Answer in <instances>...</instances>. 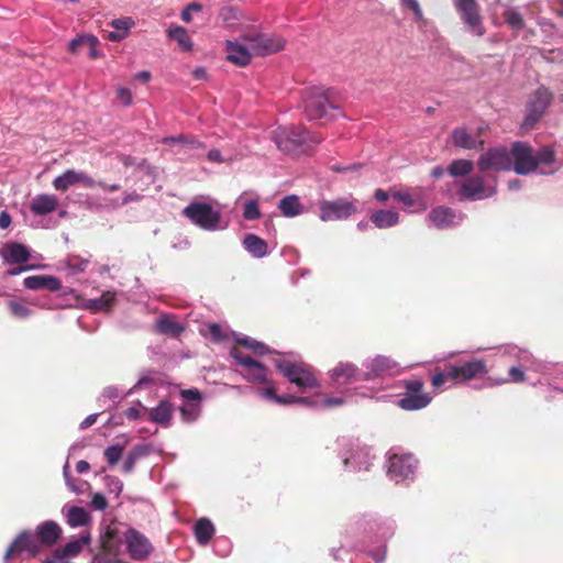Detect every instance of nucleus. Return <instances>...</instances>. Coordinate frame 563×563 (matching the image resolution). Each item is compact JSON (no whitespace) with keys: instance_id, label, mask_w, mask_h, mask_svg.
Listing matches in <instances>:
<instances>
[{"instance_id":"obj_9","label":"nucleus","mask_w":563,"mask_h":563,"mask_svg":"<svg viewBox=\"0 0 563 563\" xmlns=\"http://www.w3.org/2000/svg\"><path fill=\"white\" fill-rule=\"evenodd\" d=\"M402 367L399 363L390 360L389 357L377 355L367 358L362 363L361 368L354 371L355 380H373L384 378L386 376H394L400 374Z\"/></svg>"},{"instance_id":"obj_61","label":"nucleus","mask_w":563,"mask_h":563,"mask_svg":"<svg viewBox=\"0 0 563 563\" xmlns=\"http://www.w3.org/2000/svg\"><path fill=\"white\" fill-rule=\"evenodd\" d=\"M207 332L210 335V338L216 342H221L225 338L221 327L217 323L208 324Z\"/></svg>"},{"instance_id":"obj_28","label":"nucleus","mask_w":563,"mask_h":563,"mask_svg":"<svg viewBox=\"0 0 563 563\" xmlns=\"http://www.w3.org/2000/svg\"><path fill=\"white\" fill-rule=\"evenodd\" d=\"M376 454L373 448L358 444L354 450V472H368L374 465Z\"/></svg>"},{"instance_id":"obj_53","label":"nucleus","mask_w":563,"mask_h":563,"mask_svg":"<svg viewBox=\"0 0 563 563\" xmlns=\"http://www.w3.org/2000/svg\"><path fill=\"white\" fill-rule=\"evenodd\" d=\"M126 395L128 394L124 390H122L115 386H108L102 390L99 400L100 401L109 400V401L115 404V402L120 401Z\"/></svg>"},{"instance_id":"obj_29","label":"nucleus","mask_w":563,"mask_h":563,"mask_svg":"<svg viewBox=\"0 0 563 563\" xmlns=\"http://www.w3.org/2000/svg\"><path fill=\"white\" fill-rule=\"evenodd\" d=\"M62 514L65 517L66 522L71 528L84 527L91 520L89 512L85 508L78 506L65 505L62 508Z\"/></svg>"},{"instance_id":"obj_37","label":"nucleus","mask_w":563,"mask_h":563,"mask_svg":"<svg viewBox=\"0 0 563 563\" xmlns=\"http://www.w3.org/2000/svg\"><path fill=\"white\" fill-rule=\"evenodd\" d=\"M115 300V291L107 290L99 298H91L84 301V307L93 312L109 311Z\"/></svg>"},{"instance_id":"obj_25","label":"nucleus","mask_w":563,"mask_h":563,"mask_svg":"<svg viewBox=\"0 0 563 563\" xmlns=\"http://www.w3.org/2000/svg\"><path fill=\"white\" fill-rule=\"evenodd\" d=\"M330 387L342 393L349 391L352 383V365L350 363H339L329 372Z\"/></svg>"},{"instance_id":"obj_43","label":"nucleus","mask_w":563,"mask_h":563,"mask_svg":"<svg viewBox=\"0 0 563 563\" xmlns=\"http://www.w3.org/2000/svg\"><path fill=\"white\" fill-rule=\"evenodd\" d=\"M151 453L150 444H137L135 445L128 454L123 465L122 471L124 473H131L134 470L135 463L144 456H147Z\"/></svg>"},{"instance_id":"obj_48","label":"nucleus","mask_w":563,"mask_h":563,"mask_svg":"<svg viewBox=\"0 0 563 563\" xmlns=\"http://www.w3.org/2000/svg\"><path fill=\"white\" fill-rule=\"evenodd\" d=\"M474 169V163L468 159H455L453 161L449 167L448 173L454 177H465L470 175Z\"/></svg>"},{"instance_id":"obj_21","label":"nucleus","mask_w":563,"mask_h":563,"mask_svg":"<svg viewBox=\"0 0 563 563\" xmlns=\"http://www.w3.org/2000/svg\"><path fill=\"white\" fill-rule=\"evenodd\" d=\"M454 4L461 19L468 25L470 31L477 36H482L485 31L481 23V16L475 0H454Z\"/></svg>"},{"instance_id":"obj_26","label":"nucleus","mask_w":563,"mask_h":563,"mask_svg":"<svg viewBox=\"0 0 563 563\" xmlns=\"http://www.w3.org/2000/svg\"><path fill=\"white\" fill-rule=\"evenodd\" d=\"M62 529L53 520H47L38 525L35 529V539L41 545L53 547L60 538Z\"/></svg>"},{"instance_id":"obj_15","label":"nucleus","mask_w":563,"mask_h":563,"mask_svg":"<svg viewBox=\"0 0 563 563\" xmlns=\"http://www.w3.org/2000/svg\"><path fill=\"white\" fill-rule=\"evenodd\" d=\"M489 373L487 363L483 358H471L460 364H453L455 384H462L472 379L483 378Z\"/></svg>"},{"instance_id":"obj_16","label":"nucleus","mask_w":563,"mask_h":563,"mask_svg":"<svg viewBox=\"0 0 563 563\" xmlns=\"http://www.w3.org/2000/svg\"><path fill=\"white\" fill-rule=\"evenodd\" d=\"M551 95L548 89L539 88L529 98L527 102V114L522 126L531 129L545 111Z\"/></svg>"},{"instance_id":"obj_44","label":"nucleus","mask_w":563,"mask_h":563,"mask_svg":"<svg viewBox=\"0 0 563 563\" xmlns=\"http://www.w3.org/2000/svg\"><path fill=\"white\" fill-rule=\"evenodd\" d=\"M214 526L207 518L199 519L195 525V536L199 544L206 545L214 534Z\"/></svg>"},{"instance_id":"obj_24","label":"nucleus","mask_w":563,"mask_h":563,"mask_svg":"<svg viewBox=\"0 0 563 563\" xmlns=\"http://www.w3.org/2000/svg\"><path fill=\"white\" fill-rule=\"evenodd\" d=\"M227 57L230 62L239 66L247 65L252 57L255 56L251 43L244 42L241 37L240 41L225 42Z\"/></svg>"},{"instance_id":"obj_13","label":"nucleus","mask_w":563,"mask_h":563,"mask_svg":"<svg viewBox=\"0 0 563 563\" xmlns=\"http://www.w3.org/2000/svg\"><path fill=\"white\" fill-rule=\"evenodd\" d=\"M244 42L251 43L255 56H265L284 48L285 41L275 34L250 31L242 34Z\"/></svg>"},{"instance_id":"obj_56","label":"nucleus","mask_w":563,"mask_h":563,"mask_svg":"<svg viewBox=\"0 0 563 563\" xmlns=\"http://www.w3.org/2000/svg\"><path fill=\"white\" fill-rule=\"evenodd\" d=\"M124 448L119 444L110 445L104 450V456L109 465L114 466L122 457Z\"/></svg>"},{"instance_id":"obj_3","label":"nucleus","mask_w":563,"mask_h":563,"mask_svg":"<svg viewBox=\"0 0 563 563\" xmlns=\"http://www.w3.org/2000/svg\"><path fill=\"white\" fill-rule=\"evenodd\" d=\"M301 100L303 113L310 121L325 123L342 114L339 95L333 89L323 87L306 88L302 90Z\"/></svg>"},{"instance_id":"obj_10","label":"nucleus","mask_w":563,"mask_h":563,"mask_svg":"<svg viewBox=\"0 0 563 563\" xmlns=\"http://www.w3.org/2000/svg\"><path fill=\"white\" fill-rule=\"evenodd\" d=\"M477 166L481 173L511 170L512 158L510 150L506 147H493L484 151L478 159Z\"/></svg>"},{"instance_id":"obj_62","label":"nucleus","mask_w":563,"mask_h":563,"mask_svg":"<svg viewBox=\"0 0 563 563\" xmlns=\"http://www.w3.org/2000/svg\"><path fill=\"white\" fill-rule=\"evenodd\" d=\"M184 135H177V136H167L162 139V143L169 145L172 147H178V150L175 151V154H181V146H183Z\"/></svg>"},{"instance_id":"obj_8","label":"nucleus","mask_w":563,"mask_h":563,"mask_svg":"<svg viewBox=\"0 0 563 563\" xmlns=\"http://www.w3.org/2000/svg\"><path fill=\"white\" fill-rule=\"evenodd\" d=\"M275 366L284 377L296 385L300 390L314 389L320 386L312 367L305 363L277 358L275 360Z\"/></svg>"},{"instance_id":"obj_5","label":"nucleus","mask_w":563,"mask_h":563,"mask_svg":"<svg viewBox=\"0 0 563 563\" xmlns=\"http://www.w3.org/2000/svg\"><path fill=\"white\" fill-rule=\"evenodd\" d=\"M386 475L396 484H410L415 481L419 461L411 453H400L390 450L386 454Z\"/></svg>"},{"instance_id":"obj_11","label":"nucleus","mask_w":563,"mask_h":563,"mask_svg":"<svg viewBox=\"0 0 563 563\" xmlns=\"http://www.w3.org/2000/svg\"><path fill=\"white\" fill-rule=\"evenodd\" d=\"M274 142L285 153H292L310 140V135L302 126H279L274 131Z\"/></svg>"},{"instance_id":"obj_14","label":"nucleus","mask_w":563,"mask_h":563,"mask_svg":"<svg viewBox=\"0 0 563 563\" xmlns=\"http://www.w3.org/2000/svg\"><path fill=\"white\" fill-rule=\"evenodd\" d=\"M123 542L129 556L134 561H143L153 552L151 541L135 529H128L124 532Z\"/></svg>"},{"instance_id":"obj_46","label":"nucleus","mask_w":563,"mask_h":563,"mask_svg":"<svg viewBox=\"0 0 563 563\" xmlns=\"http://www.w3.org/2000/svg\"><path fill=\"white\" fill-rule=\"evenodd\" d=\"M242 18V12L233 5H223L219 11V19L227 27H235Z\"/></svg>"},{"instance_id":"obj_64","label":"nucleus","mask_w":563,"mask_h":563,"mask_svg":"<svg viewBox=\"0 0 563 563\" xmlns=\"http://www.w3.org/2000/svg\"><path fill=\"white\" fill-rule=\"evenodd\" d=\"M91 563H126L123 560L112 558L106 554H98L93 556Z\"/></svg>"},{"instance_id":"obj_6","label":"nucleus","mask_w":563,"mask_h":563,"mask_svg":"<svg viewBox=\"0 0 563 563\" xmlns=\"http://www.w3.org/2000/svg\"><path fill=\"white\" fill-rule=\"evenodd\" d=\"M183 212L192 224L205 231H222L229 227V221L222 217L221 212L207 202H191Z\"/></svg>"},{"instance_id":"obj_47","label":"nucleus","mask_w":563,"mask_h":563,"mask_svg":"<svg viewBox=\"0 0 563 563\" xmlns=\"http://www.w3.org/2000/svg\"><path fill=\"white\" fill-rule=\"evenodd\" d=\"M234 340L236 343L253 351L255 354L264 355L269 352L268 347L264 343H262L255 339H252L247 335L234 333Z\"/></svg>"},{"instance_id":"obj_40","label":"nucleus","mask_w":563,"mask_h":563,"mask_svg":"<svg viewBox=\"0 0 563 563\" xmlns=\"http://www.w3.org/2000/svg\"><path fill=\"white\" fill-rule=\"evenodd\" d=\"M166 36L169 40L175 41L178 44L179 48L184 52H189L194 47L192 41L190 40L187 30L184 26H170L166 31Z\"/></svg>"},{"instance_id":"obj_33","label":"nucleus","mask_w":563,"mask_h":563,"mask_svg":"<svg viewBox=\"0 0 563 563\" xmlns=\"http://www.w3.org/2000/svg\"><path fill=\"white\" fill-rule=\"evenodd\" d=\"M155 327L158 333L172 336H178L185 330V325L173 314H162L156 320Z\"/></svg>"},{"instance_id":"obj_58","label":"nucleus","mask_w":563,"mask_h":563,"mask_svg":"<svg viewBox=\"0 0 563 563\" xmlns=\"http://www.w3.org/2000/svg\"><path fill=\"white\" fill-rule=\"evenodd\" d=\"M146 412L147 408L144 405H142L141 401H137L135 405L128 408L124 411V415L130 420H142Z\"/></svg>"},{"instance_id":"obj_63","label":"nucleus","mask_w":563,"mask_h":563,"mask_svg":"<svg viewBox=\"0 0 563 563\" xmlns=\"http://www.w3.org/2000/svg\"><path fill=\"white\" fill-rule=\"evenodd\" d=\"M91 506L96 510H104L108 507L107 498L100 493H95L91 498Z\"/></svg>"},{"instance_id":"obj_20","label":"nucleus","mask_w":563,"mask_h":563,"mask_svg":"<svg viewBox=\"0 0 563 563\" xmlns=\"http://www.w3.org/2000/svg\"><path fill=\"white\" fill-rule=\"evenodd\" d=\"M25 552L27 558H35L41 552V547L34 536L29 531L20 532L4 553V561L13 555Z\"/></svg>"},{"instance_id":"obj_45","label":"nucleus","mask_w":563,"mask_h":563,"mask_svg":"<svg viewBox=\"0 0 563 563\" xmlns=\"http://www.w3.org/2000/svg\"><path fill=\"white\" fill-rule=\"evenodd\" d=\"M453 372V364H446L444 371L437 372L431 377V385L435 389V391H442L446 388L445 384L451 383L455 384V375L451 374Z\"/></svg>"},{"instance_id":"obj_1","label":"nucleus","mask_w":563,"mask_h":563,"mask_svg":"<svg viewBox=\"0 0 563 563\" xmlns=\"http://www.w3.org/2000/svg\"><path fill=\"white\" fill-rule=\"evenodd\" d=\"M230 356L240 365L239 373L249 383L255 386V394L262 399L278 405H292L296 402H311L308 397L276 394V385L273 380V373L261 362L245 354L238 347L230 351Z\"/></svg>"},{"instance_id":"obj_23","label":"nucleus","mask_w":563,"mask_h":563,"mask_svg":"<svg viewBox=\"0 0 563 563\" xmlns=\"http://www.w3.org/2000/svg\"><path fill=\"white\" fill-rule=\"evenodd\" d=\"M82 184L87 188L97 186V181L91 178L88 174L81 170L67 169L62 175L57 176L53 180V186L56 190L65 191L70 186Z\"/></svg>"},{"instance_id":"obj_59","label":"nucleus","mask_w":563,"mask_h":563,"mask_svg":"<svg viewBox=\"0 0 563 563\" xmlns=\"http://www.w3.org/2000/svg\"><path fill=\"white\" fill-rule=\"evenodd\" d=\"M506 22L514 29L520 30L523 26V20L519 12L512 9L505 11Z\"/></svg>"},{"instance_id":"obj_7","label":"nucleus","mask_w":563,"mask_h":563,"mask_svg":"<svg viewBox=\"0 0 563 563\" xmlns=\"http://www.w3.org/2000/svg\"><path fill=\"white\" fill-rule=\"evenodd\" d=\"M457 194L461 199L471 201L490 198L497 194V178L492 173L470 176L459 183Z\"/></svg>"},{"instance_id":"obj_30","label":"nucleus","mask_w":563,"mask_h":563,"mask_svg":"<svg viewBox=\"0 0 563 563\" xmlns=\"http://www.w3.org/2000/svg\"><path fill=\"white\" fill-rule=\"evenodd\" d=\"M148 411V420L151 422L169 427L173 419L174 407L168 400H162L159 404L151 408Z\"/></svg>"},{"instance_id":"obj_38","label":"nucleus","mask_w":563,"mask_h":563,"mask_svg":"<svg viewBox=\"0 0 563 563\" xmlns=\"http://www.w3.org/2000/svg\"><path fill=\"white\" fill-rule=\"evenodd\" d=\"M114 31L109 32L108 38L112 42H120L129 35L130 30L134 26L132 18H120L111 21Z\"/></svg>"},{"instance_id":"obj_55","label":"nucleus","mask_w":563,"mask_h":563,"mask_svg":"<svg viewBox=\"0 0 563 563\" xmlns=\"http://www.w3.org/2000/svg\"><path fill=\"white\" fill-rule=\"evenodd\" d=\"M261 217L258 202L255 199L246 200L243 208V218L252 221Z\"/></svg>"},{"instance_id":"obj_18","label":"nucleus","mask_w":563,"mask_h":563,"mask_svg":"<svg viewBox=\"0 0 563 563\" xmlns=\"http://www.w3.org/2000/svg\"><path fill=\"white\" fill-rule=\"evenodd\" d=\"M320 219L324 222L347 219L352 214V203L343 198L322 200L319 203Z\"/></svg>"},{"instance_id":"obj_17","label":"nucleus","mask_w":563,"mask_h":563,"mask_svg":"<svg viewBox=\"0 0 563 563\" xmlns=\"http://www.w3.org/2000/svg\"><path fill=\"white\" fill-rule=\"evenodd\" d=\"M179 394L184 399L183 405L179 407L181 420L185 423L197 421L201 415L202 394L196 388L183 389Z\"/></svg>"},{"instance_id":"obj_60","label":"nucleus","mask_w":563,"mask_h":563,"mask_svg":"<svg viewBox=\"0 0 563 563\" xmlns=\"http://www.w3.org/2000/svg\"><path fill=\"white\" fill-rule=\"evenodd\" d=\"M202 10V5L198 2L188 3L180 13V19L185 23H190L194 20L192 13L200 12Z\"/></svg>"},{"instance_id":"obj_19","label":"nucleus","mask_w":563,"mask_h":563,"mask_svg":"<svg viewBox=\"0 0 563 563\" xmlns=\"http://www.w3.org/2000/svg\"><path fill=\"white\" fill-rule=\"evenodd\" d=\"M391 198L401 202L409 212H420L427 209L426 190L421 187L406 190H391Z\"/></svg>"},{"instance_id":"obj_27","label":"nucleus","mask_w":563,"mask_h":563,"mask_svg":"<svg viewBox=\"0 0 563 563\" xmlns=\"http://www.w3.org/2000/svg\"><path fill=\"white\" fill-rule=\"evenodd\" d=\"M0 255L8 264H22L30 260L31 254L26 246L20 243H8L1 251Z\"/></svg>"},{"instance_id":"obj_42","label":"nucleus","mask_w":563,"mask_h":563,"mask_svg":"<svg viewBox=\"0 0 563 563\" xmlns=\"http://www.w3.org/2000/svg\"><path fill=\"white\" fill-rule=\"evenodd\" d=\"M278 208H279L282 214L287 218H292V217L299 216L303 211V208H302V205L300 203L299 198L295 195H289V196L284 197L279 201Z\"/></svg>"},{"instance_id":"obj_35","label":"nucleus","mask_w":563,"mask_h":563,"mask_svg":"<svg viewBox=\"0 0 563 563\" xmlns=\"http://www.w3.org/2000/svg\"><path fill=\"white\" fill-rule=\"evenodd\" d=\"M498 353L503 356H509L521 364L533 363L532 354L525 347L508 343L497 347Z\"/></svg>"},{"instance_id":"obj_49","label":"nucleus","mask_w":563,"mask_h":563,"mask_svg":"<svg viewBox=\"0 0 563 563\" xmlns=\"http://www.w3.org/2000/svg\"><path fill=\"white\" fill-rule=\"evenodd\" d=\"M526 364L514 365L508 371L507 378H499L492 380L490 385H504L507 383H522L526 379L525 366Z\"/></svg>"},{"instance_id":"obj_31","label":"nucleus","mask_w":563,"mask_h":563,"mask_svg":"<svg viewBox=\"0 0 563 563\" xmlns=\"http://www.w3.org/2000/svg\"><path fill=\"white\" fill-rule=\"evenodd\" d=\"M56 208L57 198L54 195H37L32 199L30 203V210L36 216H45L52 213Z\"/></svg>"},{"instance_id":"obj_32","label":"nucleus","mask_w":563,"mask_h":563,"mask_svg":"<svg viewBox=\"0 0 563 563\" xmlns=\"http://www.w3.org/2000/svg\"><path fill=\"white\" fill-rule=\"evenodd\" d=\"M23 284L25 288L31 290L46 288L52 291H56L60 288L59 279L48 275L29 276L24 279Z\"/></svg>"},{"instance_id":"obj_36","label":"nucleus","mask_w":563,"mask_h":563,"mask_svg":"<svg viewBox=\"0 0 563 563\" xmlns=\"http://www.w3.org/2000/svg\"><path fill=\"white\" fill-rule=\"evenodd\" d=\"M243 246L255 258H263L268 254L266 241L252 233L245 235Z\"/></svg>"},{"instance_id":"obj_41","label":"nucleus","mask_w":563,"mask_h":563,"mask_svg":"<svg viewBox=\"0 0 563 563\" xmlns=\"http://www.w3.org/2000/svg\"><path fill=\"white\" fill-rule=\"evenodd\" d=\"M451 139L454 145L472 150L483 145V141L473 137L464 128H456L451 133Z\"/></svg>"},{"instance_id":"obj_2","label":"nucleus","mask_w":563,"mask_h":563,"mask_svg":"<svg viewBox=\"0 0 563 563\" xmlns=\"http://www.w3.org/2000/svg\"><path fill=\"white\" fill-rule=\"evenodd\" d=\"M510 156L512 158L511 169L518 175H528L533 172L552 175L561 167L554 151L549 146L536 151L523 142H516L510 148Z\"/></svg>"},{"instance_id":"obj_4","label":"nucleus","mask_w":563,"mask_h":563,"mask_svg":"<svg viewBox=\"0 0 563 563\" xmlns=\"http://www.w3.org/2000/svg\"><path fill=\"white\" fill-rule=\"evenodd\" d=\"M360 527L373 542L380 543L375 550L368 552L376 563L386 559V542L395 534L396 521L389 517H376L360 523Z\"/></svg>"},{"instance_id":"obj_57","label":"nucleus","mask_w":563,"mask_h":563,"mask_svg":"<svg viewBox=\"0 0 563 563\" xmlns=\"http://www.w3.org/2000/svg\"><path fill=\"white\" fill-rule=\"evenodd\" d=\"M336 444L339 448H341V451H340V457L342 459V463L344 466H347L349 464V461H350V448H351V439L350 437H341V438H338L336 440Z\"/></svg>"},{"instance_id":"obj_51","label":"nucleus","mask_w":563,"mask_h":563,"mask_svg":"<svg viewBox=\"0 0 563 563\" xmlns=\"http://www.w3.org/2000/svg\"><path fill=\"white\" fill-rule=\"evenodd\" d=\"M8 307L11 314L16 319H26L32 314L31 309L22 300H10Z\"/></svg>"},{"instance_id":"obj_34","label":"nucleus","mask_w":563,"mask_h":563,"mask_svg":"<svg viewBox=\"0 0 563 563\" xmlns=\"http://www.w3.org/2000/svg\"><path fill=\"white\" fill-rule=\"evenodd\" d=\"M371 220L378 229H389L399 223L400 216L396 210L380 209L372 212Z\"/></svg>"},{"instance_id":"obj_54","label":"nucleus","mask_w":563,"mask_h":563,"mask_svg":"<svg viewBox=\"0 0 563 563\" xmlns=\"http://www.w3.org/2000/svg\"><path fill=\"white\" fill-rule=\"evenodd\" d=\"M89 265V260L87 258H81L79 256H69L66 261V266L67 268L73 273V274H78V273H82L87 269Z\"/></svg>"},{"instance_id":"obj_39","label":"nucleus","mask_w":563,"mask_h":563,"mask_svg":"<svg viewBox=\"0 0 563 563\" xmlns=\"http://www.w3.org/2000/svg\"><path fill=\"white\" fill-rule=\"evenodd\" d=\"M90 542L89 534H82L78 539L69 541L62 549L55 551V559L78 555L82 548Z\"/></svg>"},{"instance_id":"obj_22","label":"nucleus","mask_w":563,"mask_h":563,"mask_svg":"<svg viewBox=\"0 0 563 563\" xmlns=\"http://www.w3.org/2000/svg\"><path fill=\"white\" fill-rule=\"evenodd\" d=\"M430 223L438 229H449L463 222L464 214L449 207H437L428 216Z\"/></svg>"},{"instance_id":"obj_52","label":"nucleus","mask_w":563,"mask_h":563,"mask_svg":"<svg viewBox=\"0 0 563 563\" xmlns=\"http://www.w3.org/2000/svg\"><path fill=\"white\" fill-rule=\"evenodd\" d=\"M311 402H301L305 406L308 407H322V408H332V407H339L343 405L346 401V398L343 396H335V397H327L322 399L321 401L308 398Z\"/></svg>"},{"instance_id":"obj_12","label":"nucleus","mask_w":563,"mask_h":563,"mask_svg":"<svg viewBox=\"0 0 563 563\" xmlns=\"http://www.w3.org/2000/svg\"><path fill=\"white\" fill-rule=\"evenodd\" d=\"M406 391L398 400V406L408 411L426 408L432 400V397L423 391V383L420 379H410L405 382Z\"/></svg>"},{"instance_id":"obj_50","label":"nucleus","mask_w":563,"mask_h":563,"mask_svg":"<svg viewBox=\"0 0 563 563\" xmlns=\"http://www.w3.org/2000/svg\"><path fill=\"white\" fill-rule=\"evenodd\" d=\"M98 43V38L91 34H82L73 38L68 44V51L73 54L79 53L80 48L86 45H93Z\"/></svg>"}]
</instances>
